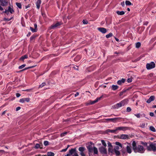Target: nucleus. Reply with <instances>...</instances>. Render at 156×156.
I'll return each mask as SVG.
<instances>
[{
    "label": "nucleus",
    "instance_id": "1",
    "mask_svg": "<svg viewBox=\"0 0 156 156\" xmlns=\"http://www.w3.org/2000/svg\"><path fill=\"white\" fill-rule=\"evenodd\" d=\"M133 149L135 153H143L145 151V149L144 147L141 145H136V143L135 141H133L132 143Z\"/></svg>",
    "mask_w": 156,
    "mask_h": 156
},
{
    "label": "nucleus",
    "instance_id": "2",
    "mask_svg": "<svg viewBox=\"0 0 156 156\" xmlns=\"http://www.w3.org/2000/svg\"><path fill=\"white\" fill-rule=\"evenodd\" d=\"M88 151L89 156H92V153L93 151L94 154H98V149L95 147H93L91 145H89L87 147Z\"/></svg>",
    "mask_w": 156,
    "mask_h": 156
},
{
    "label": "nucleus",
    "instance_id": "3",
    "mask_svg": "<svg viewBox=\"0 0 156 156\" xmlns=\"http://www.w3.org/2000/svg\"><path fill=\"white\" fill-rule=\"evenodd\" d=\"M129 100L127 99H124L119 103H118L113 106V108L114 109H118L122 107V106H124L125 105L127 104Z\"/></svg>",
    "mask_w": 156,
    "mask_h": 156
},
{
    "label": "nucleus",
    "instance_id": "4",
    "mask_svg": "<svg viewBox=\"0 0 156 156\" xmlns=\"http://www.w3.org/2000/svg\"><path fill=\"white\" fill-rule=\"evenodd\" d=\"M127 145L126 146V151L123 149H122L121 150V151L123 155L125 154H126V152L130 154L132 152V148L131 147V144L130 143H127Z\"/></svg>",
    "mask_w": 156,
    "mask_h": 156
},
{
    "label": "nucleus",
    "instance_id": "5",
    "mask_svg": "<svg viewBox=\"0 0 156 156\" xmlns=\"http://www.w3.org/2000/svg\"><path fill=\"white\" fill-rule=\"evenodd\" d=\"M147 149L148 151H156V144L151 143L149 145L147 146Z\"/></svg>",
    "mask_w": 156,
    "mask_h": 156
},
{
    "label": "nucleus",
    "instance_id": "6",
    "mask_svg": "<svg viewBox=\"0 0 156 156\" xmlns=\"http://www.w3.org/2000/svg\"><path fill=\"white\" fill-rule=\"evenodd\" d=\"M121 119V118L119 117L105 119H104V122H115L118 121H120Z\"/></svg>",
    "mask_w": 156,
    "mask_h": 156
},
{
    "label": "nucleus",
    "instance_id": "7",
    "mask_svg": "<svg viewBox=\"0 0 156 156\" xmlns=\"http://www.w3.org/2000/svg\"><path fill=\"white\" fill-rule=\"evenodd\" d=\"M78 150L80 151V154L81 156H86L85 151L86 149L84 147H80L78 148Z\"/></svg>",
    "mask_w": 156,
    "mask_h": 156
},
{
    "label": "nucleus",
    "instance_id": "8",
    "mask_svg": "<svg viewBox=\"0 0 156 156\" xmlns=\"http://www.w3.org/2000/svg\"><path fill=\"white\" fill-rule=\"evenodd\" d=\"M155 67V64L153 62H151L150 63H147L146 64V68L148 69L154 68Z\"/></svg>",
    "mask_w": 156,
    "mask_h": 156
},
{
    "label": "nucleus",
    "instance_id": "9",
    "mask_svg": "<svg viewBox=\"0 0 156 156\" xmlns=\"http://www.w3.org/2000/svg\"><path fill=\"white\" fill-rule=\"evenodd\" d=\"M99 150L101 154H107V152L106 147L101 146L99 147Z\"/></svg>",
    "mask_w": 156,
    "mask_h": 156
},
{
    "label": "nucleus",
    "instance_id": "10",
    "mask_svg": "<svg viewBox=\"0 0 156 156\" xmlns=\"http://www.w3.org/2000/svg\"><path fill=\"white\" fill-rule=\"evenodd\" d=\"M61 23L59 22H57L55 24H53L50 27V29H54L58 26L60 25Z\"/></svg>",
    "mask_w": 156,
    "mask_h": 156
},
{
    "label": "nucleus",
    "instance_id": "11",
    "mask_svg": "<svg viewBox=\"0 0 156 156\" xmlns=\"http://www.w3.org/2000/svg\"><path fill=\"white\" fill-rule=\"evenodd\" d=\"M128 129L127 127L124 126H121L116 127V130H122L125 131Z\"/></svg>",
    "mask_w": 156,
    "mask_h": 156
},
{
    "label": "nucleus",
    "instance_id": "12",
    "mask_svg": "<svg viewBox=\"0 0 156 156\" xmlns=\"http://www.w3.org/2000/svg\"><path fill=\"white\" fill-rule=\"evenodd\" d=\"M114 148L113 147H108V154L110 155H112L114 154Z\"/></svg>",
    "mask_w": 156,
    "mask_h": 156
},
{
    "label": "nucleus",
    "instance_id": "13",
    "mask_svg": "<svg viewBox=\"0 0 156 156\" xmlns=\"http://www.w3.org/2000/svg\"><path fill=\"white\" fill-rule=\"evenodd\" d=\"M98 30L103 34L105 33L107 31L106 29L104 27H98Z\"/></svg>",
    "mask_w": 156,
    "mask_h": 156
},
{
    "label": "nucleus",
    "instance_id": "14",
    "mask_svg": "<svg viewBox=\"0 0 156 156\" xmlns=\"http://www.w3.org/2000/svg\"><path fill=\"white\" fill-rule=\"evenodd\" d=\"M30 99L29 98H23L20 99V102L21 103H23L25 101L29 102L30 101Z\"/></svg>",
    "mask_w": 156,
    "mask_h": 156
},
{
    "label": "nucleus",
    "instance_id": "15",
    "mask_svg": "<svg viewBox=\"0 0 156 156\" xmlns=\"http://www.w3.org/2000/svg\"><path fill=\"white\" fill-rule=\"evenodd\" d=\"M155 99V97L154 96H151L147 100L146 102L148 103H150L152 101H153Z\"/></svg>",
    "mask_w": 156,
    "mask_h": 156
},
{
    "label": "nucleus",
    "instance_id": "16",
    "mask_svg": "<svg viewBox=\"0 0 156 156\" xmlns=\"http://www.w3.org/2000/svg\"><path fill=\"white\" fill-rule=\"evenodd\" d=\"M128 135L126 134H122L119 137V138L122 139H128Z\"/></svg>",
    "mask_w": 156,
    "mask_h": 156
},
{
    "label": "nucleus",
    "instance_id": "17",
    "mask_svg": "<svg viewBox=\"0 0 156 156\" xmlns=\"http://www.w3.org/2000/svg\"><path fill=\"white\" fill-rule=\"evenodd\" d=\"M0 2L2 6H5L7 5V2L6 0H0Z\"/></svg>",
    "mask_w": 156,
    "mask_h": 156
},
{
    "label": "nucleus",
    "instance_id": "18",
    "mask_svg": "<svg viewBox=\"0 0 156 156\" xmlns=\"http://www.w3.org/2000/svg\"><path fill=\"white\" fill-rule=\"evenodd\" d=\"M125 81V79L122 78L121 80H119L117 81V84L119 85H121L122 83H124Z\"/></svg>",
    "mask_w": 156,
    "mask_h": 156
},
{
    "label": "nucleus",
    "instance_id": "19",
    "mask_svg": "<svg viewBox=\"0 0 156 156\" xmlns=\"http://www.w3.org/2000/svg\"><path fill=\"white\" fill-rule=\"evenodd\" d=\"M41 0H38L37 2L36 5L38 9H39L40 8V5L41 4Z\"/></svg>",
    "mask_w": 156,
    "mask_h": 156
},
{
    "label": "nucleus",
    "instance_id": "20",
    "mask_svg": "<svg viewBox=\"0 0 156 156\" xmlns=\"http://www.w3.org/2000/svg\"><path fill=\"white\" fill-rule=\"evenodd\" d=\"M76 151V148H72L69 151V154L70 155L74 153H75V152Z\"/></svg>",
    "mask_w": 156,
    "mask_h": 156
},
{
    "label": "nucleus",
    "instance_id": "21",
    "mask_svg": "<svg viewBox=\"0 0 156 156\" xmlns=\"http://www.w3.org/2000/svg\"><path fill=\"white\" fill-rule=\"evenodd\" d=\"M116 13L119 15H122L125 14V12L123 11H117L116 12Z\"/></svg>",
    "mask_w": 156,
    "mask_h": 156
},
{
    "label": "nucleus",
    "instance_id": "22",
    "mask_svg": "<svg viewBox=\"0 0 156 156\" xmlns=\"http://www.w3.org/2000/svg\"><path fill=\"white\" fill-rule=\"evenodd\" d=\"M7 10L9 12H10L11 14L13 13L14 12L13 9L10 6L9 7L8 9Z\"/></svg>",
    "mask_w": 156,
    "mask_h": 156
},
{
    "label": "nucleus",
    "instance_id": "23",
    "mask_svg": "<svg viewBox=\"0 0 156 156\" xmlns=\"http://www.w3.org/2000/svg\"><path fill=\"white\" fill-rule=\"evenodd\" d=\"M118 86L116 85H113L112 87V89L113 90H117L118 88Z\"/></svg>",
    "mask_w": 156,
    "mask_h": 156
},
{
    "label": "nucleus",
    "instance_id": "24",
    "mask_svg": "<svg viewBox=\"0 0 156 156\" xmlns=\"http://www.w3.org/2000/svg\"><path fill=\"white\" fill-rule=\"evenodd\" d=\"M81 58V57L80 56V55H77L74 58V60L75 61H78Z\"/></svg>",
    "mask_w": 156,
    "mask_h": 156
},
{
    "label": "nucleus",
    "instance_id": "25",
    "mask_svg": "<svg viewBox=\"0 0 156 156\" xmlns=\"http://www.w3.org/2000/svg\"><path fill=\"white\" fill-rule=\"evenodd\" d=\"M47 155L48 156H54L55 154L51 152H47Z\"/></svg>",
    "mask_w": 156,
    "mask_h": 156
},
{
    "label": "nucleus",
    "instance_id": "26",
    "mask_svg": "<svg viewBox=\"0 0 156 156\" xmlns=\"http://www.w3.org/2000/svg\"><path fill=\"white\" fill-rule=\"evenodd\" d=\"M149 129L152 132H155L156 131L155 128L153 126H150L149 127Z\"/></svg>",
    "mask_w": 156,
    "mask_h": 156
},
{
    "label": "nucleus",
    "instance_id": "27",
    "mask_svg": "<svg viewBox=\"0 0 156 156\" xmlns=\"http://www.w3.org/2000/svg\"><path fill=\"white\" fill-rule=\"evenodd\" d=\"M16 6L20 9H21L22 8V5L21 3L19 2H16Z\"/></svg>",
    "mask_w": 156,
    "mask_h": 156
},
{
    "label": "nucleus",
    "instance_id": "28",
    "mask_svg": "<svg viewBox=\"0 0 156 156\" xmlns=\"http://www.w3.org/2000/svg\"><path fill=\"white\" fill-rule=\"evenodd\" d=\"M28 58L27 55H24V56H22L20 58V59L22 60L23 61L24 59H25V58Z\"/></svg>",
    "mask_w": 156,
    "mask_h": 156
},
{
    "label": "nucleus",
    "instance_id": "29",
    "mask_svg": "<svg viewBox=\"0 0 156 156\" xmlns=\"http://www.w3.org/2000/svg\"><path fill=\"white\" fill-rule=\"evenodd\" d=\"M101 142L102 143V144L103 146V147H106L107 146V144L105 142V141L104 140H101Z\"/></svg>",
    "mask_w": 156,
    "mask_h": 156
},
{
    "label": "nucleus",
    "instance_id": "30",
    "mask_svg": "<svg viewBox=\"0 0 156 156\" xmlns=\"http://www.w3.org/2000/svg\"><path fill=\"white\" fill-rule=\"evenodd\" d=\"M125 4L126 5H132V3L129 1H126Z\"/></svg>",
    "mask_w": 156,
    "mask_h": 156
},
{
    "label": "nucleus",
    "instance_id": "31",
    "mask_svg": "<svg viewBox=\"0 0 156 156\" xmlns=\"http://www.w3.org/2000/svg\"><path fill=\"white\" fill-rule=\"evenodd\" d=\"M114 153H115L116 155L117 156H118L120 154V151L119 150L115 151Z\"/></svg>",
    "mask_w": 156,
    "mask_h": 156
},
{
    "label": "nucleus",
    "instance_id": "32",
    "mask_svg": "<svg viewBox=\"0 0 156 156\" xmlns=\"http://www.w3.org/2000/svg\"><path fill=\"white\" fill-rule=\"evenodd\" d=\"M140 45H141V43L140 42H137V43H136V48H139L140 46Z\"/></svg>",
    "mask_w": 156,
    "mask_h": 156
},
{
    "label": "nucleus",
    "instance_id": "33",
    "mask_svg": "<svg viewBox=\"0 0 156 156\" xmlns=\"http://www.w3.org/2000/svg\"><path fill=\"white\" fill-rule=\"evenodd\" d=\"M113 35V34L112 33H110L108 34H107L106 35V37L107 38H108L112 37Z\"/></svg>",
    "mask_w": 156,
    "mask_h": 156
},
{
    "label": "nucleus",
    "instance_id": "34",
    "mask_svg": "<svg viewBox=\"0 0 156 156\" xmlns=\"http://www.w3.org/2000/svg\"><path fill=\"white\" fill-rule=\"evenodd\" d=\"M30 29L33 32H36L37 30V29H36L35 28L34 29L31 27H30Z\"/></svg>",
    "mask_w": 156,
    "mask_h": 156
},
{
    "label": "nucleus",
    "instance_id": "35",
    "mask_svg": "<svg viewBox=\"0 0 156 156\" xmlns=\"http://www.w3.org/2000/svg\"><path fill=\"white\" fill-rule=\"evenodd\" d=\"M108 131L112 133H115V132L117 131V130H116V129H108Z\"/></svg>",
    "mask_w": 156,
    "mask_h": 156
},
{
    "label": "nucleus",
    "instance_id": "36",
    "mask_svg": "<svg viewBox=\"0 0 156 156\" xmlns=\"http://www.w3.org/2000/svg\"><path fill=\"white\" fill-rule=\"evenodd\" d=\"M115 143V144L117 145H118V146H119L121 148L122 147V144L120 143H119V142H116Z\"/></svg>",
    "mask_w": 156,
    "mask_h": 156
},
{
    "label": "nucleus",
    "instance_id": "37",
    "mask_svg": "<svg viewBox=\"0 0 156 156\" xmlns=\"http://www.w3.org/2000/svg\"><path fill=\"white\" fill-rule=\"evenodd\" d=\"M67 133V132H65L63 133H61L60 134V136L61 137H62L64 136H65V135H66Z\"/></svg>",
    "mask_w": 156,
    "mask_h": 156
},
{
    "label": "nucleus",
    "instance_id": "38",
    "mask_svg": "<svg viewBox=\"0 0 156 156\" xmlns=\"http://www.w3.org/2000/svg\"><path fill=\"white\" fill-rule=\"evenodd\" d=\"M12 18H13V17H11L10 19H8V18H4L3 19H4V20L5 21H10V20H11L12 19Z\"/></svg>",
    "mask_w": 156,
    "mask_h": 156
},
{
    "label": "nucleus",
    "instance_id": "39",
    "mask_svg": "<svg viewBox=\"0 0 156 156\" xmlns=\"http://www.w3.org/2000/svg\"><path fill=\"white\" fill-rule=\"evenodd\" d=\"M46 85V83L44 82V83H42V84L40 85L39 87V88H41L42 87H43L44 86H45V85Z\"/></svg>",
    "mask_w": 156,
    "mask_h": 156
},
{
    "label": "nucleus",
    "instance_id": "40",
    "mask_svg": "<svg viewBox=\"0 0 156 156\" xmlns=\"http://www.w3.org/2000/svg\"><path fill=\"white\" fill-rule=\"evenodd\" d=\"M44 145L45 146H47L49 144V142L47 141H45L44 142Z\"/></svg>",
    "mask_w": 156,
    "mask_h": 156
},
{
    "label": "nucleus",
    "instance_id": "41",
    "mask_svg": "<svg viewBox=\"0 0 156 156\" xmlns=\"http://www.w3.org/2000/svg\"><path fill=\"white\" fill-rule=\"evenodd\" d=\"M95 100L93 101H90V102L88 104L89 105H92L95 103L97 102H95Z\"/></svg>",
    "mask_w": 156,
    "mask_h": 156
},
{
    "label": "nucleus",
    "instance_id": "42",
    "mask_svg": "<svg viewBox=\"0 0 156 156\" xmlns=\"http://www.w3.org/2000/svg\"><path fill=\"white\" fill-rule=\"evenodd\" d=\"M126 92V90H124V91H122L120 93V94H119V96H121L123 94V93H124L125 92Z\"/></svg>",
    "mask_w": 156,
    "mask_h": 156
},
{
    "label": "nucleus",
    "instance_id": "43",
    "mask_svg": "<svg viewBox=\"0 0 156 156\" xmlns=\"http://www.w3.org/2000/svg\"><path fill=\"white\" fill-rule=\"evenodd\" d=\"M134 115L137 118H140L141 116V115L140 113L135 114Z\"/></svg>",
    "mask_w": 156,
    "mask_h": 156
},
{
    "label": "nucleus",
    "instance_id": "44",
    "mask_svg": "<svg viewBox=\"0 0 156 156\" xmlns=\"http://www.w3.org/2000/svg\"><path fill=\"white\" fill-rule=\"evenodd\" d=\"M141 144H142L143 145H144V146H146L147 145V143L146 142H141Z\"/></svg>",
    "mask_w": 156,
    "mask_h": 156
},
{
    "label": "nucleus",
    "instance_id": "45",
    "mask_svg": "<svg viewBox=\"0 0 156 156\" xmlns=\"http://www.w3.org/2000/svg\"><path fill=\"white\" fill-rule=\"evenodd\" d=\"M26 65L25 64L21 66H19V68L20 69H22V68H23Z\"/></svg>",
    "mask_w": 156,
    "mask_h": 156
},
{
    "label": "nucleus",
    "instance_id": "46",
    "mask_svg": "<svg viewBox=\"0 0 156 156\" xmlns=\"http://www.w3.org/2000/svg\"><path fill=\"white\" fill-rule=\"evenodd\" d=\"M145 124L144 123H142L140 124V126L142 128H144L145 127Z\"/></svg>",
    "mask_w": 156,
    "mask_h": 156
},
{
    "label": "nucleus",
    "instance_id": "47",
    "mask_svg": "<svg viewBox=\"0 0 156 156\" xmlns=\"http://www.w3.org/2000/svg\"><path fill=\"white\" fill-rule=\"evenodd\" d=\"M108 145L109 147H113L111 143L109 142H108Z\"/></svg>",
    "mask_w": 156,
    "mask_h": 156
},
{
    "label": "nucleus",
    "instance_id": "48",
    "mask_svg": "<svg viewBox=\"0 0 156 156\" xmlns=\"http://www.w3.org/2000/svg\"><path fill=\"white\" fill-rule=\"evenodd\" d=\"M131 110V109L130 108L128 107L127 108L126 111L127 112H130Z\"/></svg>",
    "mask_w": 156,
    "mask_h": 156
},
{
    "label": "nucleus",
    "instance_id": "49",
    "mask_svg": "<svg viewBox=\"0 0 156 156\" xmlns=\"http://www.w3.org/2000/svg\"><path fill=\"white\" fill-rule=\"evenodd\" d=\"M119 149V147L118 146H116L114 148V150L115 151H118Z\"/></svg>",
    "mask_w": 156,
    "mask_h": 156
},
{
    "label": "nucleus",
    "instance_id": "50",
    "mask_svg": "<svg viewBox=\"0 0 156 156\" xmlns=\"http://www.w3.org/2000/svg\"><path fill=\"white\" fill-rule=\"evenodd\" d=\"M83 24H87L88 23V21L86 20H83Z\"/></svg>",
    "mask_w": 156,
    "mask_h": 156
},
{
    "label": "nucleus",
    "instance_id": "51",
    "mask_svg": "<svg viewBox=\"0 0 156 156\" xmlns=\"http://www.w3.org/2000/svg\"><path fill=\"white\" fill-rule=\"evenodd\" d=\"M40 147V145L38 144H36V146H35V148L36 149H37Z\"/></svg>",
    "mask_w": 156,
    "mask_h": 156
},
{
    "label": "nucleus",
    "instance_id": "52",
    "mask_svg": "<svg viewBox=\"0 0 156 156\" xmlns=\"http://www.w3.org/2000/svg\"><path fill=\"white\" fill-rule=\"evenodd\" d=\"M3 12L5 13L7 15H8L9 14V12L7 9H5V11Z\"/></svg>",
    "mask_w": 156,
    "mask_h": 156
},
{
    "label": "nucleus",
    "instance_id": "53",
    "mask_svg": "<svg viewBox=\"0 0 156 156\" xmlns=\"http://www.w3.org/2000/svg\"><path fill=\"white\" fill-rule=\"evenodd\" d=\"M102 98V96L100 97H99V98H97L95 100V102H97L101 98Z\"/></svg>",
    "mask_w": 156,
    "mask_h": 156
},
{
    "label": "nucleus",
    "instance_id": "54",
    "mask_svg": "<svg viewBox=\"0 0 156 156\" xmlns=\"http://www.w3.org/2000/svg\"><path fill=\"white\" fill-rule=\"evenodd\" d=\"M127 81L128 82L130 83L132 81V79L131 78H128Z\"/></svg>",
    "mask_w": 156,
    "mask_h": 156
},
{
    "label": "nucleus",
    "instance_id": "55",
    "mask_svg": "<svg viewBox=\"0 0 156 156\" xmlns=\"http://www.w3.org/2000/svg\"><path fill=\"white\" fill-rule=\"evenodd\" d=\"M121 5H122V7H124L125 5V3L123 1L121 3Z\"/></svg>",
    "mask_w": 156,
    "mask_h": 156
},
{
    "label": "nucleus",
    "instance_id": "56",
    "mask_svg": "<svg viewBox=\"0 0 156 156\" xmlns=\"http://www.w3.org/2000/svg\"><path fill=\"white\" fill-rule=\"evenodd\" d=\"M16 97L17 98L20 97L21 95L20 94L18 93H17L16 94Z\"/></svg>",
    "mask_w": 156,
    "mask_h": 156
},
{
    "label": "nucleus",
    "instance_id": "57",
    "mask_svg": "<svg viewBox=\"0 0 156 156\" xmlns=\"http://www.w3.org/2000/svg\"><path fill=\"white\" fill-rule=\"evenodd\" d=\"M150 115L151 116H152V117L153 116H154V113L152 112H151L150 113Z\"/></svg>",
    "mask_w": 156,
    "mask_h": 156
},
{
    "label": "nucleus",
    "instance_id": "58",
    "mask_svg": "<svg viewBox=\"0 0 156 156\" xmlns=\"http://www.w3.org/2000/svg\"><path fill=\"white\" fill-rule=\"evenodd\" d=\"M72 156H79L77 153L76 152H75L74 153V154Z\"/></svg>",
    "mask_w": 156,
    "mask_h": 156
},
{
    "label": "nucleus",
    "instance_id": "59",
    "mask_svg": "<svg viewBox=\"0 0 156 156\" xmlns=\"http://www.w3.org/2000/svg\"><path fill=\"white\" fill-rule=\"evenodd\" d=\"M20 108H21L20 107H17L16 108V111H18L20 110Z\"/></svg>",
    "mask_w": 156,
    "mask_h": 156
},
{
    "label": "nucleus",
    "instance_id": "60",
    "mask_svg": "<svg viewBox=\"0 0 156 156\" xmlns=\"http://www.w3.org/2000/svg\"><path fill=\"white\" fill-rule=\"evenodd\" d=\"M67 150V148H66L65 149H62V151H61V152H65V151H66Z\"/></svg>",
    "mask_w": 156,
    "mask_h": 156
},
{
    "label": "nucleus",
    "instance_id": "61",
    "mask_svg": "<svg viewBox=\"0 0 156 156\" xmlns=\"http://www.w3.org/2000/svg\"><path fill=\"white\" fill-rule=\"evenodd\" d=\"M79 95V93L78 92H76L75 95V97H76Z\"/></svg>",
    "mask_w": 156,
    "mask_h": 156
},
{
    "label": "nucleus",
    "instance_id": "62",
    "mask_svg": "<svg viewBox=\"0 0 156 156\" xmlns=\"http://www.w3.org/2000/svg\"><path fill=\"white\" fill-rule=\"evenodd\" d=\"M34 27H35V29H37V24H34Z\"/></svg>",
    "mask_w": 156,
    "mask_h": 156
},
{
    "label": "nucleus",
    "instance_id": "63",
    "mask_svg": "<svg viewBox=\"0 0 156 156\" xmlns=\"http://www.w3.org/2000/svg\"><path fill=\"white\" fill-rule=\"evenodd\" d=\"M148 23V22H145L144 23V25H147Z\"/></svg>",
    "mask_w": 156,
    "mask_h": 156
},
{
    "label": "nucleus",
    "instance_id": "64",
    "mask_svg": "<svg viewBox=\"0 0 156 156\" xmlns=\"http://www.w3.org/2000/svg\"><path fill=\"white\" fill-rule=\"evenodd\" d=\"M0 10L1 11H2L3 10V8L0 5Z\"/></svg>",
    "mask_w": 156,
    "mask_h": 156
}]
</instances>
